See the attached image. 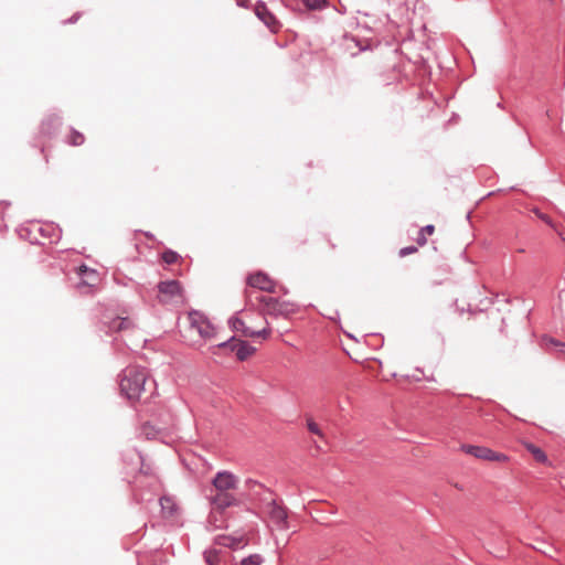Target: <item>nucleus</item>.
Here are the masks:
<instances>
[{
  "label": "nucleus",
  "mask_w": 565,
  "mask_h": 565,
  "mask_svg": "<svg viewBox=\"0 0 565 565\" xmlns=\"http://www.w3.org/2000/svg\"><path fill=\"white\" fill-rule=\"evenodd\" d=\"M305 6L309 9H319L324 3V0H302Z\"/></svg>",
  "instance_id": "25"
},
{
  "label": "nucleus",
  "mask_w": 565,
  "mask_h": 565,
  "mask_svg": "<svg viewBox=\"0 0 565 565\" xmlns=\"http://www.w3.org/2000/svg\"><path fill=\"white\" fill-rule=\"evenodd\" d=\"M214 491H226L232 492L238 484V478L230 471L217 472L213 481Z\"/></svg>",
  "instance_id": "9"
},
{
  "label": "nucleus",
  "mask_w": 565,
  "mask_h": 565,
  "mask_svg": "<svg viewBox=\"0 0 565 565\" xmlns=\"http://www.w3.org/2000/svg\"><path fill=\"white\" fill-rule=\"evenodd\" d=\"M263 563L264 558L259 554H252L243 558L239 565H262Z\"/></svg>",
  "instance_id": "20"
},
{
  "label": "nucleus",
  "mask_w": 565,
  "mask_h": 565,
  "mask_svg": "<svg viewBox=\"0 0 565 565\" xmlns=\"http://www.w3.org/2000/svg\"><path fill=\"white\" fill-rule=\"evenodd\" d=\"M230 324H231L232 329L235 332H239V333H242L245 337H252V338L253 337H260V338L266 340L270 335V329L269 328H264V329H262L259 331H255V330H253V328L247 326L246 321L239 315L234 316L230 320Z\"/></svg>",
  "instance_id": "8"
},
{
  "label": "nucleus",
  "mask_w": 565,
  "mask_h": 565,
  "mask_svg": "<svg viewBox=\"0 0 565 565\" xmlns=\"http://www.w3.org/2000/svg\"><path fill=\"white\" fill-rule=\"evenodd\" d=\"M548 341H550V343H552L554 345H558V343L555 340H553V339H550Z\"/></svg>",
  "instance_id": "29"
},
{
  "label": "nucleus",
  "mask_w": 565,
  "mask_h": 565,
  "mask_svg": "<svg viewBox=\"0 0 565 565\" xmlns=\"http://www.w3.org/2000/svg\"><path fill=\"white\" fill-rule=\"evenodd\" d=\"M157 298L164 305L183 302V288L178 280L161 281L158 285Z\"/></svg>",
  "instance_id": "3"
},
{
  "label": "nucleus",
  "mask_w": 565,
  "mask_h": 565,
  "mask_svg": "<svg viewBox=\"0 0 565 565\" xmlns=\"http://www.w3.org/2000/svg\"><path fill=\"white\" fill-rule=\"evenodd\" d=\"M562 349H561V352L565 355V343L561 345Z\"/></svg>",
  "instance_id": "30"
},
{
  "label": "nucleus",
  "mask_w": 565,
  "mask_h": 565,
  "mask_svg": "<svg viewBox=\"0 0 565 565\" xmlns=\"http://www.w3.org/2000/svg\"><path fill=\"white\" fill-rule=\"evenodd\" d=\"M160 505L166 516H171L175 511V503L169 497H162L160 500Z\"/></svg>",
  "instance_id": "17"
},
{
  "label": "nucleus",
  "mask_w": 565,
  "mask_h": 565,
  "mask_svg": "<svg viewBox=\"0 0 565 565\" xmlns=\"http://www.w3.org/2000/svg\"><path fill=\"white\" fill-rule=\"evenodd\" d=\"M435 232L434 225H426L423 227L417 235L416 242L419 246H424L427 243V235H433Z\"/></svg>",
  "instance_id": "18"
},
{
  "label": "nucleus",
  "mask_w": 565,
  "mask_h": 565,
  "mask_svg": "<svg viewBox=\"0 0 565 565\" xmlns=\"http://www.w3.org/2000/svg\"><path fill=\"white\" fill-rule=\"evenodd\" d=\"M85 141V137L83 134L76 131V130H72L71 134H70V137H68V142L72 145V146H82Z\"/></svg>",
  "instance_id": "21"
},
{
  "label": "nucleus",
  "mask_w": 565,
  "mask_h": 565,
  "mask_svg": "<svg viewBox=\"0 0 565 565\" xmlns=\"http://www.w3.org/2000/svg\"><path fill=\"white\" fill-rule=\"evenodd\" d=\"M246 285L249 288L258 289L266 292L276 291V282L263 271H255L247 276Z\"/></svg>",
  "instance_id": "7"
},
{
  "label": "nucleus",
  "mask_w": 565,
  "mask_h": 565,
  "mask_svg": "<svg viewBox=\"0 0 565 565\" xmlns=\"http://www.w3.org/2000/svg\"><path fill=\"white\" fill-rule=\"evenodd\" d=\"M210 500L213 509L220 512L238 504L237 498L232 492L226 491H214Z\"/></svg>",
  "instance_id": "10"
},
{
  "label": "nucleus",
  "mask_w": 565,
  "mask_h": 565,
  "mask_svg": "<svg viewBox=\"0 0 565 565\" xmlns=\"http://www.w3.org/2000/svg\"><path fill=\"white\" fill-rule=\"evenodd\" d=\"M267 515L269 522L274 524L278 530L288 529V511L282 504L276 501L268 503Z\"/></svg>",
  "instance_id": "6"
},
{
  "label": "nucleus",
  "mask_w": 565,
  "mask_h": 565,
  "mask_svg": "<svg viewBox=\"0 0 565 565\" xmlns=\"http://www.w3.org/2000/svg\"><path fill=\"white\" fill-rule=\"evenodd\" d=\"M416 252H417V247L409 246V247L402 248L398 254H399L401 257H404L406 255L414 254Z\"/></svg>",
  "instance_id": "27"
},
{
  "label": "nucleus",
  "mask_w": 565,
  "mask_h": 565,
  "mask_svg": "<svg viewBox=\"0 0 565 565\" xmlns=\"http://www.w3.org/2000/svg\"><path fill=\"white\" fill-rule=\"evenodd\" d=\"M343 46H344V50L348 53H350L352 56L356 55L358 52L363 50V47H361L359 41H356L354 38H349V36L343 38Z\"/></svg>",
  "instance_id": "15"
},
{
  "label": "nucleus",
  "mask_w": 565,
  "mask_h": 565,
  "mask_svg": "<svg viewBox=\"0 0 565 565\" xmlns=\"http://www.w3.org/2000/svg\"><path fill=\"white\" fill-rule=\"evenodd\" d=\"M307 428L309 429L310 433L323 438L324 435L323 433L321 431L320 427L318 426L317 423H315L311 418L307 419Z\"/></svg>",
  "instance_id": "24"
},
{
  "label": "nucleus",
  "mask_w": 565,
  "mask_h": 565,
  "mask_svg": "<svg viewBox=\"0 0 565 565\" xmlns=\"http://www.w3.org/2000/svg\"><path fill=\"white\" fill-rule=\"evenodd\" d=\"M222 513L223 512H220V511H215L213 508H212V511H211V514H210V522L213 523L216 527H218L220 525L216 524V522L218 521V515L222 516Z\"/></svg>",
  "instance_id": "26"
},
{
  "label": "nucleus",
  "mask_w": 565,
  "mask_h": 565,
  "mask_svg": "<svg viewBox=\"0 0 565 565\" xmlns=\"http://www.w3.org/2000/svg\"><path fill=\"white\" fill-rule=\"evenodd\" d=\"M243 543V537L220 536L217 544L230 548H237Z\"/></svg>",
  "instance_id": "16"
},
{
  "label": "nucleus",
  "mask_w": 565,
  "mask_h": 565,
  "mask_svg": "<svg viewBox=\"0 0 565 565\" xmlns=\"http://www.w3.org/2000/svg\"><path fill=\"white\" fill-rule=\"evenodd\" d=\"M534 213L537 215L539 218H541L543 222H545L546 224L548 225H553L552 224V220L550 218L548 215L544 214V213H541L540 211L535 210Z\"/></svg>",
  "instance_id": "28"
},
{
  "label": "nucleus",
  "mask_w": 565,
  "mask_h": 565,
  "mask_svg": "<svg viewBox=\"0 0 565 565\" xmlns=\"http://www.w3.org/2000/svg\"><path fill=\"white\" fill-rule=\"evenodd\" d=\"M189 321L191 330L195 331L204 342L215 337V328L204 315L191 312L189 315Z\"/></svg>",
  "instance_id": "4"
},
{
  "label": "nucleus",
  "mask_w": 565,
  "mask_h": 565,
  "mask_svg": "<svg viewBox=\"0 0 565 565\" xmlns=\"http://www.w3.org/2000/svg\"><path fill=\"white\" fill-rule=\"evenodd\" d=\"M461 450L468 455H471V456L478 458V459L487 460V461L505 462L509 459L507 455L493 451L492 449L483 447V446L462 445Z\"/></svg>",
  "instance_id": "5"
},
{
  "label": "nucleus",
  "mask_w": 565,
  "mask_h": 565,
  "mask_svg": "<svg viewBox=\"0 0 565 565\" xmlns=\"http://www.w3.org/2000/svg\"><path fill=\"white\" fill-rule=\"evenodd\" d=\"M220 347L230 348L231 351L235 352L236 356L241 361H245L248 358H250L256 349L252 345H249L247 342L242 340L232 339L228 342H223L220 344Z\"/></svg>",
  "instance_id": "11"
},
{
  "label": "nucleus",
  "mask_w": 565,
  "mask_h": 565,
  "mask_svg": "<svg viewBox=\"0 0 565 565\" xmlns=\"http://www.w3.org/2000/svg\"><path fill=\"white\" fill-rule=\"evenodd\" d=\"M132 328V321L129 318H116L109 323L111 332H121Z\"/></svg>",
  "instance_id": "14"
},
{
  "label": "nucleus",
  "mask_w": 565,
  "mask_h": 565,
  "mask_svg": "<svg viewBox=\"0 0 565 565\" xmlns=\"http://www.w3.org/2000/svg\"><path fill=\"white\" fill-rule=\"evenodd\" d=\"M204 557L207 565H218L220 563L218 552L215 550L205 552Z\"/></svg>",
  "instance_id": "22"
},
{
  "label": "nucleus",
  "mask_w": 565,
  "mask_h": 565,
  "mask_svg": "<svg viewBox=\"0 0 565 565\" xmlns=\"http://www.w3.org/2000/svg\"><path fill=\"white\" fill-rule=\"evenodd\" d=\"M255 14L267 25L271 32H277L280 23L276 17L268 10L264 3H257L255 6Z\"/></svg>",
  "instance_id": "12"
},
{
  "label": "nucleus",
  "mask_w": 565,
  "mask_h": 565,
  "mask_svg": "<svg viewBox=\"0 0 565 565\" xmlns=\"http://www.w3.org/2000/svg\"><path fill=\"white\" fill-rule=\"evenodd\" d=\"M525 448L533 455V457L535 458L536 461H539V462L547 461L546 455L539 447L534 446L533 444L526 443Z\"/></svg>",
  "instance_id": "19"
},
{
  "label": "nucleus",
  "mask_w": 565,
  "mask_h": 565,
  "mask_svg": "<svg viewBox=\"0 0 565 565\" xmlns=\"http://www.w3.org/2000/svg\"><path fill=\"white\" fill-rule=\"evenodd\" d=\"M179 259V255L175 253V252H172V250H166L163 254H162V260L168 264V265H171V264H174L177 263Z\"/></svg>",
  "instance_id": "23"
},
{
  "label": "nucleus",
  "mask_w": 565,
  "mask_h": 565,
  "mask_svg": "<svg viewBox=\"0 0 565 565\" xmlns=\"http://www.w3.org/2000/svg\"><path fill=\"white\" fill-rule=\"evenodd\" d=\"M148 374L139 366H128L124 370L120 380V390L131 401L141 398L146 391Z\"/></svg>",
  "instance_id": "1"
},
{
  "label": "nucleus",
  "mask_w": 565,
  "mask_h": 565,
  "mask_svg": "<svg viewBox=\"0 0 565 565\" xmlns=\"http://www.w3.org/2000/svg\"><path fill=\"white\" fill-rule=\"evenodd\" d=\"M258 300L260 302L259 310L264 316L287 319L299 310L298 305L288 299L262 296Z\"/></svg>",
  "instance_id": "2"
},
{
  "label": "nucleus",
  "mask_w": 565,
  "mask_h": 565,
  "mask_svg": "<svg viewBox=\"0 0 565 565\" xmlns=\"http://www.w3.org/2000/svg\"><path fill=\"white\" fill-rule=\"evenodd\" d=\"M78 274L83 277V284L86 286H95L98 280V276L96 270L90 269L86 266H81L78 268Z\"/></svg>",
  "instance_id": "13"
}]
</instances>
